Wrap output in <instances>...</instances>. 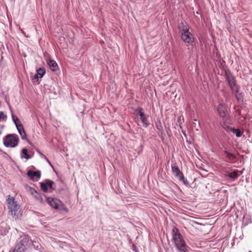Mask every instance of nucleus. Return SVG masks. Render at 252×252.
I'll use <instances>...</instances> for the list:
<instances>
[{"mask_svg": "<svg viewBox=\"0 0 252 252\" xmlns=\"http://www.w3.org/2000/svg\"><path fill=\"white\" fill-rule=\"evenodd\" d=\"M172 240L179 252H188L189 247L186 244L178 228L174 227L172 230Z\"/></svg>", "mask_w": 252, "mask_h": 252, "instance_id": "1", "label": "nucleus"}, {"mask_svg": "<svg viewBox=\"0 0 252 252\" xmlns=\"http://www.w3.org/2000/svg\"><path fill=\"white\" fill-rule=\"evenodd\" d=\"M8 209V213L15 219H18L21 215V210L18 202L14 197L8 195L6 200Z\"/></svg>", "mask_w": 252, "mask_h": 252, "instance_id": "2", "label": "nucleus"}, {"mask_svg": "<svg viewBox=\"0 0 252 252\" xmlns=\"http://www.w3.org/2000/svg\"><path fill=\"white\" fill-rule=\"evenodd\" d=\"M179 32L182 40L186 43L191 44L194 41L193 34L189 31V27L186 22H182L179 27Z\"/></svg>", "mask_w": 252, "mask_h": 252, "instance_id": "3", "label": "nucleus"}, {"mask_svg": "<svg viewBox=\"0 0 252 252\" xmlns=\"http://www.w3.org/2000/svg\"><path fill=\"white\" fill-rule=\"evenodd\" d=\"M225 77L231 90L236 94L238 93L239 87L236 83L234 76L229 69L225 70Z\"/></svg>", "mask_w": 252, "mask_h": 252, "instance_id": "4", "label": "nucleus"}, {"mask_svg": "<svg viewBox=\"0 0 252 252\" xmlns=\"http://www.w3.org/2000/svg\"><path fill=\"white\" fill-rule=\"evenodd\" d=\"M4 145L6 147L14 148L19 143V137L15 134H9L3 138Z\"/></svg>", "mask_w": 252, "mask_h": 252, "instance_id": "5", "label": "nucleus"}, {"mask_svg": "<svg viewBox=\"0 0 252 252\" xmlns=\"http://www.w3.org/2000/svg\"><path fill=\"white\" fill-rule=\"evenodd\" d=\"M25 189L26 190L32 195L36 200L38 201L40 203L43 202V199L42 196L35 189L28 185L25 186Z\"/></svg>", "mask_w": 252, "mask_h": 252, "instance_id": "6", "label": "nucleus"}, {"mask_svg": "<svg viewBox=\"0 0 252 252\" xmlns=\"http://www.w3.org/2000/svg\"><path fill=\"white\" fill-rule=\"evenodd\" d=\"M135 113L140 116V120L145 127H147L149 125L148 122L147 117L145 116L143 110L141 107H138L135 110Z\"/></svg>", "mask_w": 252, "mask_h": 252, "instance_id": "7", "label": "nucleus"}, {"mask_svg": "<svg viewBox=\"0 0 252 252\" xmlns=\"http://www.w3.org/2000/svg\"><path fill=\"white\" fill-rule=\"evenodd\" d=\"M54 182L49 180H46L44 182L40 183V187L44 192H47L48 188L50 189H54Z\"/></svg>", "mask_w": 252, "mask_h": 252, "instance_id": "8", "label": "nucleus"}, {"mask_svg": "<svg viewBox=\"0 0 252 252\" xmlns=\"http://www.w3.org/2000/svg\"><path fill=\"white\" fill-rule=\"evenodd\" d=\"M217 111L219 116L222 119H224L227 115V109L225 105L222 103H220L218 105Z\"/></svg>", "mask_w": 252, "mask_h": 252, "instance_id": "9", "label": "nucleus"}, {"mask_svg": "<svg viewBox=\"0 0 252 252\" xmlns=\"http://www.w3.org/2000/svg\"><path fill=\"white\" fill-rule=\"evenodd\" d=\"M46 200L48 204L55 209H58L59 207V205L61 204V202L57 198L48 197L46 198Z\"/></svg>", "mask_w": 252, "mask_h": 252, "instance_id": "10", "label": "nucleus"}, {"mask_svg": "<svg viewBox=\"0 0 252 252\" xmlns=\"http://www.w3.org/2000/svg\"><path fill=\"white\" fill-rule=\"evenodd\" d=\"M172 171L175 176L178 178L179 180H181L183 178V174L180 171L178 166L175 164L172 165Z\"/></svg>", "mask_w": 252, "mask_h": 252, "instance_id": "11", "label": "nucleus"}, {"mask_svg": "<svg viewBox=\"0 0 252 252\" xmlns=\"http://www.w3.org/2000/svg\"><path fill=\"white\" fill-rule=\"evenodd\" d=\"M27 175L31 180H34L35 178L39 179L41 177V173L40 171H33L29 170L27 172Z\"/></svg>", "mask_w": 252, "mask_h": 252, "instance_id": "12", "label": "nucleus"}, {"mask_svg": "<svg viewBox=\"0 0 252 252\" xmlns=\"http://www.w3.org/2000/svg\"><path fill=\"white\" fill-rule=\"evenodd\" d=\"M224 154L226 155V158H227V161L230 163H233L236 160V156L234 154L229 152L227 150H225L224 151Z\"/></svg>", "mask_w": 252, "mask_h": 252, "instance_id": "13", "label": "nucleus"}, {"mask_svg": "<svg viewBox=\"0 0 252 252\" xmlns=\"http://www.w3.org/2000/svg\"><path fill=\"white\" fill-rule=\"evenodd\" d=\"M17 129L19 132V133L21 135V138L23 140H25L27 138V135L25 131L24 126L23 125H18L17 126Z\"/></svg>", "mask_w": 252, "mask_h": 252, "instance_id": "14", "label": "nucleus"}, {"mask_svg": "<svg viewBox=\"0 0 252 252\" xmlns=\"http://www.w3.org/2000/svg\"><path fill=\"white\" fill-rule=\"evenodd\" d=\"M45 73V69L44 68H39L36 70V73L33 76V79H38L39 78H42Z\"/></svg>", "mask_w": 252, "mask_h": 252, "instance_id": "15", "label": "nucleus"}, {"mask_svg": "<svg viewBox=\"0 0 252 252\" xmlns=\"http://www.w3.org/2000/svg\"><path fill=\"white\" fill-rule=\"evenodd\" d=\"M47 63L52 71H56L59 69L58 65L56 61L50 60L47 61Z\"/></svg>", "mask_w": 252, "mask_h": 252, "instance_id": "16", "label": "nucleus"}, {"mask_svg": "<svg viewBox=\"0 0 252 252\" xmlns=\"http://www.w3.org/2000/svg\"><path fill=\"white\" fill-rule=\"evenodd\" d=\"M25 249V246L23 243H19L16 245L12 252H24Z\"/></svg>", "mask_w": 252, "mask_h": 252, "instance_id": "17", "label": "nucleus"}, {"mask_svg": "<svg viewBox=\"0 0 252 252\" xmlns=\"http://www.w3.org/2000/svg\"><path fill=\"white\" fill-rule=\"evenodd\" d=\"M21 158H26L27 159H29L31 158V156L28 154V150L26 148H23L22 150Z\"/></svg>", "mask_w": 252, "mask_h": 252, "instance_id": "18", "label": "nucleus"}, {"mask_svg": "<svg viewBox=\"0 0 252 252\" xmlns=\"http://www.w3.org/2000/svg\"><path fill=\"white\" fill-rule=\"evenodd\" d=\"M230 131L236 134L237 137H240L242 136V133L239 129H235L234 128H230Z\"/></svg>", "mask_w": 252, "mask_h": 252, "instance_id": "19", "label": "nucleus"}, {"mask_svg": "<svg viewBox=\"0 0 252 252\" xmlns=\"http://www.w3.org/2000/svg\"><path fill=\"white\" fill-rule=\"evenodd\" d=\"M228 176L230 178L236 179L239 176V175L238 171L236 170L229 173Z\"/></svg>", "mask_w": 252, "mask_h": 252, "instance_id": "20", "label": "nucleus"}, {"mask_svg": "<svg viewBox=\"0 0 252 252\" xmlns=\"http://www.w3.org/2000/svg\"><path fill=\"white\" fill-rule=\"evenodd\" d=\"M12 118L16 127L18 125H22L20 120L18 119L17 117L14 116V115H12Z\"/></svg>", "mask_w": 252, "mask_h": 252, "instance_id": "21", "label": "nucleus"}, {"mask_svg": "<svg viewBox=\"0 0 252 252\" xmlns=\"http://www.w3.org/2000/svg\"><path fill=\"white\" fill-rule=\"evenodd\" d=\"M58 209L60 210L61 211H63L65 213H67L68 212V209L62 202L61 204L59 205V207Z\"/></svg>", "mask_w": 252, "mask_h": 252, "instance_id": "22", "label": "nucleus"}, {"mask_svg": "<svg viewBox=\"0 0 252 252\" xmlns=\"http://www.w3.org/2000/svg\"><path fill=\"white\" fill-rule=\"evenodd\" d=\"M235 97L238 101L242 100L243 98L241 94H239V93L237 94L235 93Z\"/></svg>", "mask_w": 252, "mask_h": 252, "instance_id": "23", "label": "nucleus"}, {"mask_svg": "<svg viewBox=\"0 0 252 252\" xmlns=\"http://www.w3.org/2000/svg\"><path fill=\"white\" fill-rule=\"evenodd\" d=\"M223 128L226 131H230V128H233L232 127H230L228 126L224 125L223 126Z\"/></svg>", "mask_w": 252, "mask_h": 252, "instance_id": "24", "label": "nucleus"}, {"mask_svg": "<svg viewBox=\"0 0 252 252\" xmlns=\"http://www.w3.org/2000/svg\"><path fill=\"white\" fill-rule=\"evenodd\" d=\"M181 182H183L185 185L187 186L188 185V182L187 180H185L184 178V175L183 176V178L181 180H179Z\"/></svg>", "mask_w": 252, "mask_h": 252, "instance_id": "25", "label": "nucleus"}, {"mask_svg": "<svg viewBox=\"0 0 252 252\" xmlns=\"http://www.w3.org/2000/svg\"><path fill=\"white\" fill-rule=\"evenodd\" d=\"M41 157L42 158H44L46 161L51 166L53 167L51 162L49 160V159L42 154H41Z\"/></svg>", "mask_w": 252, "mask_h": 252, "instance_id": "26", "label": "nucleus"}, {"mask_svg": "<svg viewBox=\"0 0 252 252\" xmlns=\"http://www.w3.org/2000/svg\"><path fill=\"white\" fill-rule=\"evenodd\" d=\"M5 116L2 112H0V121H1L2 117H4Z\"/></svg>", "mask_w": 252, "mask_h": 252, "instance_id": "27", "label": "nucleus"}, {"mask_svg": "<svg viewBox=\"0 0 252 252\" xmlns=\"http://www.w3.org/2000/svg\"><path fill=\"white\" fill-rule=\"evenodd\" d=\"M225 100L226 102H229V96H225Z\"/></svg>", "mask_w": 252, "mask_h": 252, "instance_id": "28", "label": "nucleus"}, {"mask_svg": "<svg viewBox=\"0 0 252 252\" xmlns=\"http://www.w3.org/2000/svg\"><path fill=\"white\" fill-rule=\"evenodd\" d=\"M1 133V131L0 130V134Z\"/></svg>", "mask_w": 252, "mask_h": 252, "instance_id": "29", "label": "nucleus"}, {"mask_svg": "<svg viewBox=\"0 0 252 252\" xmlns=\"http://www.w3.org/2000/svg\"><path fill=\"white\" fill-rule=\"evenodd\" d=\"M249 252H252L251 251H250Z\"/></svg>", "mask_w": 252, "mask_h": 252, "instance_id": "30", "label": "nucleus"}]
</instances>
